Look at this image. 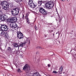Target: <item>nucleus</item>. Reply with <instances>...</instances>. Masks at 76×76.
<instances>
[{
  "label": "nucleus",
  "instance_id": "obj_1",
  "mask_svg": "<svg viewBox=\"0 0 76 76\" xmlns=\"http://www.w3.org/2000/svg\"><path fill=\"white\" fill-rule=\"evenodd\" d=\"M54 4L53 3V1H50L49 2H46L45 4V6L48 9H51L54 7Z\"/></svg>",
  "mask_w": 76,
  "mask_h": 76
},
{
  "label": "nucleus",
  "instance_id": "obj_2",
  "mask_svg": "<svg viewBox=\"0 0 76 76\" xmlns=\"http://www.w3.org/2000/svg\"><path fill=\"white\" fill-rule=\"evenodd\" d=\"M11 12L13 15H17L19 14V8H14L11 10Z\"/></svg>",
  "mask_w": 76,
  "mask_h": 76
},
{
  "label": "nucleus",
  "instance_id": "obj_3",
  "mask_svg": "<svg viewBox=\"0 0 76 76\" xmlns=\"http://www.w3.org/2000/svg\"><path fill=\"white\" fill-rule=\"evenodd\" d=\"M23 70H25L26 73H28V72H29L30 70H31L30 66H29L28 64H26L23 67Z\"/></svg>",
  "mask_w": 76,
  "mask_h": 76
},
{
  "label": "nucleus",
  "instance_id": "obj_4",
  "mask_svg": "<svg viewBox=\"0 0 76 76\" xmlns=\"http://www.w3.org/2000/svg\"><path fill=\"white\" fill-rule=\"evenodd\" d=\"M10 26L11 28H12L13 29H14L15 30H18V26L16 25V24L15 23H11L10 24Z\"/></svg>",
  "mask_w": 76,
  "mask_h": 76
},
{
  "label": "nucleus",
  "instance_id": "obj_5",
  "mask_svg": "<svg viewBox=\"0 0 76 76\" xmlns=\"http://www.w3.org/2000/svg\"><path fill=\"white\" fill-rule=\"evenodd\" d=\"M1 26L0 28L3 31H7L8 30V26L6 25L5 24H0Z\"/></svg>",
  "mask_w": 76,
  "mask_h": 76
},
{
  "label": "nucleus",
  "instance_id": "obj_6",
  "mask_svg": "<svg viewBox=\"0 0 76 76\" xmlns=\"http://www.w3.org/2000/svg\"><path fill=\"white\" fill-rule=\"evenodd\" d=\"M17 33V37L18 39H23V36L22 33L20 31H18Z\"/></svg>",
  "mask_w": 76,
  "mask_h": 76
},
{
  "label": "nucleus",
  "instance_id": "obj_7",
  "mask_svg": "<svg viewBox=\"0 0 76 76\" xmlns=\"http://www.w3.org/2000/svg\"><path fill=\"white\" fill-rule=\"evenodd\" d=\"M32 2L33 1L32 0H29L28 2L29 5L30 7L33 8H35V7H36V6L35 5H34V4Z\"/></svg>",
  "mask_w": 76,
  "mask_h": 76
},
{
  "label": "nucleus",
  "instance_id": "obj_8",
  "mask_svg": "<svg viewBox=\"0 0 76 76\" xmlns=\"http://www.w3.org/2000/svg\"><path fill=\"white\" fill-rule=\"evenodd\" d=\"M39 11L43 15H46L47 14V11L42 8H40Z\"/></svg>",
  "mask_w": 76,
  "mask_h": 76
},
{
  "label": "nucleus",
  "instance_id": "obj_9",
  "mask_svg": "<svg viewBox=\"0 0 76 76\" xmlns=\"http://www.w3.org/2000/svg\"><path fill=\"white\" fill-rule=\"evenodd\" d=\"M1 4L2 7H3L5 6H6L7 4H8L7 2L3 1L1 3Z\"/></svg>",
  "mask_w": 76,
  "mask_h": 76
},
{
  "label": "nucleus",
  "instance_id": "obj_10",
  "mask_svg": "<svg viewBox=\"0 0 76 76\" xmlns=\"http://www.w3.org/2000/svg\"><path fill=\"white\" fill-rule=\"evenodd\" d=\"M9 4L7 5H5L3 7H2L3 9L5 10H9Z\"/></svg>",
  "mask_w": 76,
  "mask_h": 76
},
{
  "label": "nucleus",
  "instance_id": "obj_11",
  "mask_svg": "<svg viewBox=\"0 0 76 76\" xmlns=\"http://www.w3.org/2000/svg\"><path fill=\"white\" fill-rule=\"evenodd\" d=\"M10 20L11 21H14L15 22L17 21V18L14 17L10 18Z\"/></svg>",
  "mask_w": 76,
  "mask_h": 76
},
{
  "label": "nucleus",
  "instance_id": "obj_12",
  "mask_svg": "<svg viewBox=\"0 0 76 76\" xmlns=\"http://www.w3.org/2000/svg\"><path fill=\"white\" fill-rule=\"evenodd\" d=\"M2 37H5L6 38H8L9 37V34L7 32H4V36Z\"/></svg>",
  "mask_w": 76,
  "mask_h": 76
},
{
  "label": "nucleus",
  "instance_id": "obj_13",
  "mask_svg": "<svg viewBox=\"0 0 76 76\" xmlns=\"http://www.w3.org/2000/svg\"><path fill=\"white\" fill-rule=\"evenodd\" d=\"M26 44V42H25L24 43H21L20 44V45L19 46V47H23V46L25 45V44Z\"/></svg>",
  "mask_w": 76,
  "mask_h": 76
},
{
  "label": "nucleus",
  "instance_id": "obj_14",
  "mask_svg": "<svg viewBox=\"0 0 76 76\" xmlns=\"http://www.w3.org/2000/svg\"><path fill=\"white\" fill-rule=\"evenodd\" d=\"M4 31L1 30H0V35L1 36H4Z\"/></svg>",
  "mask_w": 76,
  "mask_h": 76
},
{
  "label": "nucleus",
  "instance_id": "obj_15",
  "mask_svg": "<svg viewBox=\"0 0 76 76\" xmlns=\"http://www.w3.org/2000/svg\"><path fill=\"white\" fill-rule=\"evenodd\" d=\"M0 19L1 21H4V20H5L4 16L3 15L1 16L0 17Z\"/></svg>",
  "mask_w": 76,
  "mask_h": 76
},
{
  "label": "nucleus",
  "instance_id": "obj_16",
  "mask_svg": "<svg viewBox=\"0 0 76 76\" xmlns=\"http://www.w3.org/2000/svg\"><path fill=\"white\" fill-rule=\"evenodd\" d=\"M33 76H41V75L38 72H35Z\"/></svg>",
  "mask_w": 76,
  "mask_h": 76
},
{
  "label": "nucleus",
  "instance_id": "obj_17",
  "mask_svg": "<svg viewBox=\"0 0 76 76\" xmlns=\"http://www.w3.org/2000/svg\"><path fill=\"white\" fill-rule=\"evenodd\" d=\"M62 71H63V67H61L59 70V72L60 74H61V73H60V72H61Z\"/></svg>",
  "mask_w": 76,
  "mask_h": 76
},
{
  "label": "nucleus",
  "instance_id": "obj_18",
  "mask_svg": "<svg viewBox=\"0 0 76 76\" xmlns=\"http://www.w3.org/2000/svg\"><path fill=\"white\" fill-rule=\"evenodd\" d=\"M19 47V45H18V44L17 43H15L14 44V47L15 48H16V47Z\"/></svg>",
  "mask_w": 76,
  "mask_h": 76
},
{
  "label": "nucleus",
  "instance_id": "obj_19",
  "mask_svg": "<svg viewBox=\"0 0 76 76\" xmlns=\"http://www.w3.org/2000/svg\"><path fill=\"white\" fill-rule=\"evenodd\" d=\"M4 19L5 20H6V19H7V18H8L7 15H4Z\"/></svg>",
  "mask_w": 76,
  "mask_h": 76
},
{
  "label": "nucleus",
  "instance_id": "obj_20",
  "mask_svg": "<svg viewBox=\"0 0 76 76\" xmlns=\"http://www.w3.org/2000/svg\"><path fill=\"white\" fill-rule=\"evenodd\" d=\"M38 4V5H39V6L41 5V4H42V1H39Z\"/></svg>",
  "mask_w": 76,
  "mask_h": 76
},
{
  "label": "nucleus",
  "instance_id": "obj_21",
  "mask_svg": "<svg viewBox=\"0 0 76 76\" xmlns=\"http://www.w3.org/2000/svg\"><path fill=\"white\" fill-rule=\"evenodd\" d=\"M7 50L9 51H11V48L10 47H8Z\"/></svg>",
  "mask_w": 76,
  "mask_h": 76
},
{
  "label": "nucleus",
  "instance_id": "obj_22",
  "mask_svg": "<svg viewBox=\"0 0 76 76\" xmlns=\"http://www.w3.org/2000/svg\"><path fill=\"white\" fill-rule=\"evenodd\" d=\"M31 40V38H28L27 39V41H28L29 44H30V40Z\"/></svg>",
  "mask_w": 76,
  "mask_h": 76
},
{
  "label": "nucleus",
  "instance_id": "obj_23",
  "mask_svg": "<svg viewBox=\"0 0 76 76\" xmlns=\"http://www.w3.org/2000/svg\"><path fill=\"white\" fill-rule=\"evenodd\" d=\"M28 15H29V14H26V16L25 17V18L26 19H28Z\"/></svg>",
  "mask_w": 76,
  "mask_h": 76
},
{
  "label": "nucleus",
  "instance_id": "obj_24",
  "mask_svg": "<svg viewBox=\"0 0 76 76\" xmlns=\"http://www.w3.org/2000/svg\"><path fill=\"white\" fill-rule=\"evenodd\" d=\"M6 20L7 22H10V20H10V18L9 19H6Z\"/></svg>",
  "mask_w": 76,
  "mask_h": 76
},
{
  "label": "nucleus",
  "instance_id": "obj_25",
  "mask_svg": "<svg viewBox=\"0 0 76 76\" xmlns=\"http://www.w3.org/2000/svg\"><path fill=\"white\" fill-rule=\"evenodd\" d=\"M17 72H18L19 73L21 72V71H20V69H18Z\"/></svg>",
  "mask_w": 76,
  "mask_h": 76
},
{
  "label": "nucleus",
  "instance_id": "obj_26",
  "mask_svg": "<svg viewBox=\"0 0 76 76\" xmlns=\"http://www.w3.org/2000/svg\"><path fill=\"white\" fill-rule=\"evenodd\" d=\"M20 56L21 58H22V57H23V55L22 54H20Z\"/></svg>",
  "mask_w": 76,
  "mask_h": 76
},
{
  "label": "nucleus",
  "instance_id": "obj_27",
  "mask_svg": "<svg viewBox=\"0 0 76 76\" xmlns=\"http://www.w3.org/2000/svg\"><path fill=\"white\" fill-rule=\"evenodd\" d=\"M53 73H56V74H57V72L56 71H53Z\"/></svg>",
  "mask_w": 76,
  "mask_h": 76
},
{
  "label": "nucleus",
  "instance_id": "obj_28",
  "mask_svg": "<svg viewBox=\"0 0 76 76\" xmlns=\"http://www.w3.org/2000/svg\"><path fill=\"white\" fill-rule=\"evenodd\" d=\"M22 18H23V19H24V18H25V16H24L23 14L22 15Z\"/></svg>",
  "mask_w": 76,
  "mask_h": 76
},
{
  "label": "nucleus",
  "instance_id": "obj_29",
  "mask_svg": "<svg viewBox=\"0 0 76 76\" xmlns=\"http://www.w3.org/2000/svg\"><path fill=\"white\" fill-rule=\"evenodd\" d=\"M37 48H39V49H41V47H39V46H38L37 47Z\"/></svg>",
  "mask_w": 76,
  "mask_h": 76
},
{
  "label": "nucleus",
  "instance_id": "obj_30",
  "mask_svg": "<svg viewBox=\"0 0 76 76\" xmlns=\"http://www.w3.org/2000/svg\"><path fill=\"white\" fill-rule=\"evenodd\" d=\"M48 67H50L51 66V64H48Z\"/></svg>",
  "mask_w": 76,
  "mask_h": 76
},
{
  "label": "nucleus",
  "instance_id": "obj_31",
  "mask_svg": "<svg viewBox=\"0 0 76 76\" xmlns=\"http://www.w3.org/2000/svg\"><path fill=\"white\" fill-rule=\"evenodd\" d=\"M37 26H34V28L35 29H37Z\"/></svg>",
  "mask_w": 76,
  "mask_h": 76
},
{
  "label": "nucleus",
  "instance_id": "obj_32",
  "mask_svg": "<svg viewBox=\"0 0 76 76\" xmlns=\"http://www.w3.org/2000/svg\"><path fill=\"white\" fill-rule=\"evenodd\" d=\"M39 54V52H36V54Z\"/></svg>",
  "mask_w": 76,
  "mask_h": 76
},
{
  "label": "nucleus",
  "instance_id": "obj_33",
  "mask_svg": "<svg viewBox=\"0 0 76 76\" xmlns=\"http://www.w3.org/2000/svg\"><path fill=\"white\" fill-rule=\"evenodd\" d=\"M27 22H28L29 20V18H27Z\"/></svg>",
  "mask_w": 76,
  "mask_h": 76
},
{
  "label": "nucleus",
  "instance_id": "obj_34",
  "mask_svg": "<svg viewBox=\"0 0 76 76\" xmlns=\"http://www.w3.org/2000/svg\"><path fill=\"white\" fill-rule=\"evenodd\" d=\"M2 13V12L1 11H0V15H1Z\"/></svg>",
  "mask_w": 76,
  "mask_h": 76
},
{
  "label": "nucleus",
  "instance_id": "obj_35",
  "mask_svg": "<svg viewBox=\"0 0 76 76\" xmlns=\"http://www.w3.org/2000/svg\"><path fill=\"white\" fill-rule=\"evenodd\" d=\"M59 31H58V32H57L56 33V34H58V35H59Z\"/></svg>",
  "mask_w": 76,
  "mask_h": 76
},
{
  "label": "nucleus",
  "instance_id": "obj_36",
  "mask_svg": "<svg viewBox=\"0 0 76 76\" xmlns=\"http://www.w3.org/2000/svg\"><path fill=\"white\" fill-rule=\"evenodd\" d=\"M17 3H19V0L15 1Z\"/></svg>",
  "mask_w": 76,
  "mask_h": 76
},
{
  "label": "nucleus",
  "instance_id": "obj_37",
  "mask_svg": "<svg viewBox=\"0 0 76 76\" xmlns=\"http://www.w3.org/2000/svg\"><path fill=\"white\" fill-rule=\"evenodd\" d=\"M27 22L28 24H30V22L29 21H27Z\"/></svg>",
  "mask_w": 76,
  "mask_h": 76
},
{
  "label": "nucleus",
  "instance_id": "obj_38",
  "mask_svg": "<svg viewBox=\"0 0 76 76\" xmlns=\"http://www.w3.org/2000/svg\"><path fill=\"white\" fill-rule=\"evenodd\" d=\"M20 1H22V0H19Z\"/></svg>",
  "mask_w": 76,
  "mask_h": 76
},
{
  "label": "nucleus",
  "instance_id": "obj_39",
  "mask_svg": "<svg viewBox=\"0 0 76 76\" xmlns=\"http://www.w3.org/2000/svg\"><path fill=\"white\" fill-rule=\"evenodd\" d=\"M62 1H65V0H62Z\"/></svg>",
  "mask_w": 76,
  "mask_h": 76
},
{
  "label": "nucleus",
  "instance_id": "obj_40",
  "mask_svg": "<svg viewBox=\"0 0 76 76\" xmlns=\"http://www.w3.org/2000/svg\"><path fill=\"white\" fill-rule=\"evenodd\" d=\"M45 37H47V36L46 35H45Z\"/></svg>",
  "mask_w": 76,
  "mask_h": 76
},
{
  "label": "nucleus",
  "instance_id": "obj_41",
  "mask_svg": "<svg viewBox=\"0 0 76 76\" xmlns=\"http://www.w3.org/2000/svg\"><path fill=\"white\" fill-rule=\"evenodd\" d=\"M67 0V1H69V0Z\"/></svg>",
  "mask_w": 76,
  "mask_h": 76
},
{
  "label": "nucleus",
  "instance_id": "obj_42",
  "mask_svg": "<svg viewBox=\"0 0 76 76\" xmlns=\"http://www.w3.org/2000/svg\"><path fill=\"white\" fill-rule=\"evenodd\" d=\"M3 76H4V74H3Z\"/></svg>",
  "mask_w": 76,
  "mask_h": 76
},
{
  "label": "nucleus",
  "instance_id": "obj_43",
  "mask_svg": "<svg viewBox=\"0 0 76 76\" xmlns=\"http://www.w3.org/2000/svg\"><path fill=\"white\" fill-rule=\"evenodd\" d=\"M53 36L54 35V34H53Z\"/></svg>",
  "mask_w": 76,
  "mask_h": 76
},
{
  "label": "nucleus",
  "instance_id": "obj_44",
  "mask_svg": "<svg viewBox=\"0 0 76 76\" xmlns=\"http://www.w3.org/2000/svg\"><path fill=\"white\" fill-rule=\"evenodd\" d=\"M72 76H73V75H72Z\"/></svg>",
  "mask_w": 76,
  "mask_h": 76
}]
</instances>
